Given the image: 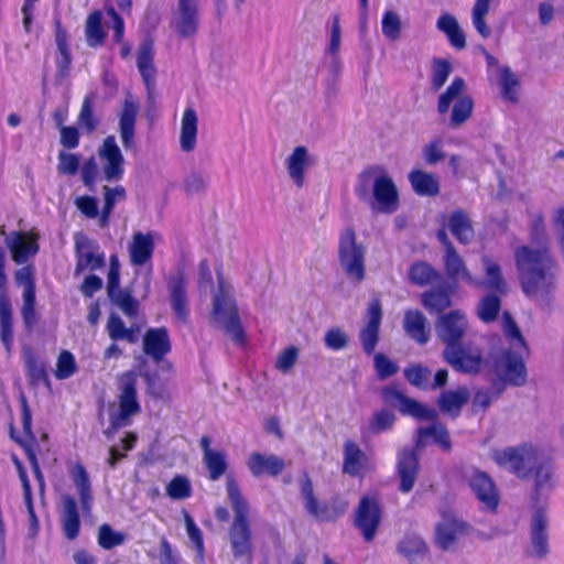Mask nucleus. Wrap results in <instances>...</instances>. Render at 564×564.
Wrapping results in <instances>:
<instances>
[{"mask_svg": "<svg viewBox=\"0 0 564 564\" xmlns=\"http://www.w3.org/2000/svg\"><path fill=\"white\" fill-rule=\"evenodd\" d=\"M514 259L523 293L550 307L557 288L555 271L558 267L552 252L520 246L514 251Z\"/></svg>", "mask_w": 564, "mask_h": 564, "instance_id": "nucleus-1", "label": "nucleus"}, {"mask_svg": "<svg viewBox=\"0 0 564 564\" xmlns=\"http://www.w3.org/2000/svg\"><path fill=\"white\" fill-rule=\"evenodd\" d=\"M501 328L507 347L496 351V377L507 382L509 387H524L529 377L525 364L530 356L529 345L508 311L502 312Z\"/></svg>", "mask_w": 564, "mask_h": 564, "instance_id": "nucleus-2", "label": "nucleus"}, {"mask_svg": "<svg viewBox=\"0 0 564 564\" xmlns=\"http://www.w3.org/2000/svg\"><path fill=\"white\" fill-rule=\"evenodd\" d=\"M226 490L234 511V520L228 531L232 555L235 558H242L251 563L254 546L249 519V502L242 495L239 484L232 475H229L226 479Z\"/></svg>", "mask_w": 564, "mask_h": 564, "instance_id": "nucleus-3", "label": "nucleus"}, {"mask_svg": "<svg viewBox=\"0 0 564 564\" xmlns=\"http://www.w3.org/2000/svg\"><path fill=\"white\" fill-rule=\"evenodd\" d=\"M370 188L378 210L392 214L399 207V192L393 180L379 165L364 169L357 178L355 193L361 200L369 197Z\"/></svg>", "mask_w": 564, "mask_h": 564, "instance_id": "nucleus-4", "label": "nucleus"}, {"mask_svg": "<svg viewBox=\"0 0 564 564\" xmlns=\"http://www.w3.org/2000/svg\"><path fill=\"white\" fill-rule=\"evenodd\" d=\"M139 376L134 370H127L117 377L118 409L109 417V425L104 431L107 438H111L119 430L130 426L133 416L141 413V404L138 398Z\"/></svg>", "mask_w": 564, "mask_h": 564, "instance_id": "nucleus-5", "label": "nucleus"}, {"mask_svg": "<svg viewBox=\"0 0 564 564\" xmlns=\"http://www.w3.org/2000/svg\"><path fill=\"white\" fill-rule=\"evenodd\" d=\"M466 83L462 77H455L448 87L443 91L437 100V112L443 116L453 108L449 116V126L453 128L460 127L473 113L474 100L469 95L464 94Z\"/></svg>", "mask_w": 564, "mask_h": 564, "instance_id": "nucleus-6", "label": "nucleus"}, {"mask_svg": "<svg viewBox=\"0 0 564 564\" xmlns=\"http://www.w3.org/2000/svg\"><path fill=\"white\" fill-rule=\"evenodd\" d=\"M338 259L348 278L355 282L365 279V248L357 242L352 227L345 228L338 239Z\"/></svg>", "mask_w": 564, "mask_h": 564, "instance_id": "nucleus-7", "label": "nucleus"}, {"mask_svg": "<svg viewBox=\"0 0 564 564\" xmlns=\"http://www.w3.org/2000/svg\"><path fill=\"white\" fill-rule=\"evenodd\" d=\"M538 459L536 448L527 443L507 447L501 452L496 451V464L522 480L531 479Z\"/></svg>", "mask_w": 564, "mask_h": 564, "instance_id": "nucleus-8", "label": "nucleus"}, {"mask_svg": "<svg viewBox=\"0 0 564 564\" xmlns=\"http://www.w3.org/2000/svg\"><path fill=\"white\" fill-rule=\"evenodd\" d=\"M531 506L533 509L530 523L531 550L528 551V554L532 557L543 558L549 554L550 545L547 533L549 521L542 494H531Z\"/></svg>", "mask_w": 564, "mask_h": 564, "instance_id": "nucleus-9", "label": "nucleus"}, {"mask_svg": "<svg viewBox=\"0 0 564 564\" xmlns=\"http://www.w3.org/2000/svg\"><path fill=\"white\" fill-rule=\"evenodd\" d=\"M19 403L21 406V421L25 438L17 434L12 423L10 424L9 434L10 438L23 449L30 463L31 469L34 473L35 470L41 469V467L35 452L37 441L35 434L32 431V412L24 392L20 393Z\"/></svg>", "mask_w": 564, "mask_h": 564, "instance_id": "nucleus-10", "label": "nucleus"}, {"mask_svg": "<svg viewBox=\"0 0 564 564\" xmlns=\"http://www.w3.org/2000/svg\"><path fill=\"white\" fill-rule=\"evenodd\" d=\"M19 403L21 406V421L25 438L17 434L12 423L10 424L9 434L10 438L23 449L30 463L31 469L34 473L35 470L41 469V467L35 452L37 441L35 434L32 431V412L24 392L20 393Z\"/></svg>", "mask_w": 564, "mask_h": 564, "instance_id": "nucleus-11", "label": "nucleus"}, {"mask_svg": "<svg viewBox=\"0 0 564 564\" xmlns=\"http://www.w3.org/2000/svg\"><path fill=\"white\" fill-rule=\"evenodd\" d=\"M213 316L223 324L225 332L231 336L235 343L241 346L246 344L245 329L234 300L227 299L223 294L215 295Z\"/></svg>", "mask_w": 564, "mask_h": 564, "instance_id": "nucleus-12", "label": "nucleus"}, {"mask_svg": "<svg viewBox=\"0 0 564 564\" xmlns=\"http://www.w3.org/2000/svg\"><path fill=\"white\" fill-rule=\"evenodd\" d=\"M381 507L375 497L362 496L354 513V525L366 542H371L381 523Z\"/></svg>", "mask_w": 564, "mask_h": 564, "instance_id": "nucleus-13", "label": "nucleus"}, {"mask_svg": "<svg viewBox=\"0 0 564 564\" xmlns=\"http://www.w3.org/2000/svg\"><path fill=\"white\" fill-rule=\"evenodd\" d=\"M437 337L446 345L444 350H452L462 345L467 330V317L459 310L440 315L435 323Z\"/></svg>", "mask_w": 564, "mask_h": 564, "instance_id": "nucleus-14", "label": "nucleus"}, {"mask_svg": "<svg viewBox=\"0 0 564 564\" xmlns=\"http://www.w3.org/2000/svg\"><path fill=\"white\" fill-rule=\"evenodd\" d=\"M15 281L19 285H23V304L21 307V316L24 327L31 332L37 322L35 311L36 305V286L34 279V270L31 265H25L15 272Z\"/></svg>", "mask_w": 564, "mask_h": 564, "instance_id": "nucleus-15", "label": "nucleus"}, {"mask_svg": "<svg viewBox=\"0 0 564 564\" xmlns=\"http://www.w3.org/2000/svg\"><path fill=\"white\" fill-rule=\"evenodd\" d=\"M384 403L395 406L402 415H409L419 420L435 417V412L421 404L419 401L405 395L397 386L383 387L380 391Z\"/></svg>", "mask_w": 564, "mask_h": 564, "instance_id": "nucleus-16", "label": "nucleus"}, {"mask_svg": "<svg viewBox=\"0 0 564 564\" xmlns=\"http://www.w3.org/2000/svg\"><path fill=\"white\" fill-rule=\"evenodd\" d=\"M98 155L102 161L104 178L107 182L120 181L124 174V158L115 135H107L104 139Z\"/></svg>", "mask_w": 564, "mask_h": 564, "instance_id": "nucleus-17", "label": "nucleus"}, {"mask_svg": "<svg viewBox=\"0 0 564 564\" xmlns=\"http://www.w3.org/2000/svg\"><path fill=\"white\" fill-rule=\"evenodd\" d=\"M444 358L453 369L462 373L476 375L485 364L482 352L478 348L464 347L463 345L444 350Z\"/></svg>", "mask_w": 564, "mask_h": 564, "instance_id": "nucleus-18", "label": "nucleus"}, {"mask_svg": "<svg viewBox=\"0 0 564 564\" xmlns=\"http://www.w3.org/2000/svg\"><path fill=\"white\" fill-rule=\"evenodd\" d=\"M419 473L420 460L416 451L410 447L403 448L397 460V475L400 479L399 490L402 494H409L413 489Z\"/></svg>", "mask_w": 564, "mask_h": 564, "instance_id": "nucleus-19", "label": "nucleus"}, {"mask_svg": "<svg viewBox=\"0 0 564 564\" xmlns=\"http://www.w3.org/2000/svg\"><path fill=\"white\" fill-rule=\"evenodd\" d=\"M368 321L359 333V339L365 354L372 355L379 341L382 310L379 300H373L367 310Z\"/></svg>", "mask_w": 564, "mask_h": 564, "instance_id": "nucleus-20", "label": "nucleus"}, {"mask_svg": "<svg viewBox=\"0 0 564 564\" xmlns=\"http://www.w3.org/2000/svg\"><path fill=\"white\" fill-rule=\"evenodd\" d=\"M6 245L10 250L11 258L17 264H23L29 258L39 252L37 237L24 231H12L6 238Z\"/></svg>", "mask_w": 564, "mask_h": 564, "instance_id": "nucleus-21", "label": "nucleus"}, {"mask_svg": "<svg viewBox=\"0 0 564 564\" xmlns=\"http://www.w3.org/2000/svg\"><path fill=\"white\" fill-rule=\"evenodd\" d=\"M153 61V41L151 39H145L139 47L137 65L149 98H152L155 91L156 68Z\"/></svg>", "mask_w": 564, "mask_h": 564, "instance_id": "nucleus-22", "label": "nucleus"}, {"mask_svg": "<svg viewBox=\"0 0 564 564\" xmlns=\"http://www.w3.org/2000/svg\"><path fill=\"white\" fill-rule=\"evenodd\" d=\"M54 37L58 52V57L56 58V78L64 80L70 73L73 58L68 43V33L63 26L59 17L54 18Z\"/></svg>", "mask_w": 564, "mask_h": 564, "instance_id": "nucleus-23", "label": "nucleus"}, {"mask_svg": "<svg viewBox=\"0 0 564 564\" xmlns=\"http://www.w3.org/2000/svg\"><path fill=\"white\" fill-rule=\"evenodd\" d=\"M172 349L165 327L149 328L143 336V351L154 362H161Z\"/></svg>", "mask_w": 564, "mask_h": 564, "instance_id": "nucleus-24", "label": "nucleus"}, {"mask_svg": "<svg viewBox=\"0 0 564 564\" xmlns=\"http://www.w3.org/2000/svg\"><path fill=\"white\" fill-rule=\"evenodd\" d=\"M247 466L253 477H278L285 469V462L276 455H264L260 452L250 454Z\"/></svg>", "mask_w": 564, "mask_h": 564, "instance_id": "nucleus-25", "label": "nucleus"}, {"mask_svg": "<svg viewBox=\"0 0 564 564\" xmlns=\"http://www.w3.org/2000/svg\"><path fill=\"white\" fill-rule=\"evenodd\" d=\"M210 444L212 440L208 435L200 437L199 445L203 452V463L208 471V479L216 481L226 474L228 462L226 454L221 451L213 449Z\"/></svg>", "mask_w": 564, "mask_h": 564, "instance_id": "nucleus-26", "label": "nucleus"}, {"mask_svg": "<svg viewBox=\"0 0 564 564\" xmlns=\"http://www.w3.org/2000/svg\"><path fill=\"white\" fill-rule=\"evenodd\" d=\"M155 249L151 232L134 231L129 243V259L133 267H143L151 261Z\"/></svg>", "mask_w": 564, "mask_h": 564, "instance_id": "nucleus-27", "label": "nucleus"}, {"mask_svg": "<svg viewBox=\"0 0 564 564\" xmlns=\"http://www.w3.org/2000/svg\"><path fill=\"white\" fill-rule=\"evenodd\" d=\"M497 86L500 99L508 106H516L520 102L522 86L519 76L508 66L499 69Z\"/></svg>", "mask_w": 564, "mask_h": 564, "instance_id": "nucleus-28", "label": "nucleus"}, {"mask_svg": "<svg viewBox=\"0 0 564 564\" xmlns=\"http://www.w3.org/2000/svg\"><path fill=\"white\" fill-rule=\"evenodd\" d=\"M403 329L410 338L420 345H425L430 340V325L424 314L419 310L404 312Z\"/></svg>", "mask_w": 564, "mask_h": 564, "instance_id": "nucleus-29", "label": "nucleus"}, {"mask_svg": "<svg viewBox=\"0 0 564 564\" xmlns=\"http://www.w3.org/2000/svg\"><path fill=\"white\" fill-rule=\"evenodd\" d=\"M139 107L130 99H124L119 118V130L126 150L134 148L135 122Z\"/></svg>", "mask_w": 564, "mask_h": 564, "instance_id": "nucleus-30", "label": "nucleus"}, {"mask_svg": "<svg viewBox=\"0 0 564 564\" xmlns=\"http://www.w3.org/2000/svg\"><path fill=\"white\" fill-rule=\"evenodd\" d=\"M533 482V492L532 494H542V499L545 501V506L547 505V496L554 487V467L551 460L539 458L533 468L532 477Z\"/></svg>", "mask_w": 564, "mask_h": 564, "instance_id": "nucleus-31", "label": "nucleus"}, {"mask_svg": "<svg viewBox=\"0 0 564 564\" xmlns=\"http://www.w3.org/2000/svg\"><path fill=\"white\" fill-rule=\"evenodd\" d=\"M62 529L65 538L69 541L77 539L80 532V514L74 496H63Z\"/></svg>", "mask_w": 564, "mask_h": 564, "instance_id": "nucleus-32", "label": "nucleus"}, {"mask_svg": "<svg viewBox=\"0 0 564 564\" xmlns=\"http://www.w3.org/2000/svg\"><path fill=\"white\" fill-rule=\"evenodd\" d=\"M178 19L176 29L182 37L196 34L198 28L197 0H178Z\"/></svg>", "mask_w": 564, "mask_h": 564, "instance_id": "nucleus-33", "label": "nucleus"}, {"mask_svg": "<svg viewBox=\"0 0 564 564\" xmlns=\"http://www.w3.org/2000/svg\"><path fill=\"white\" fill-rule=\"evenodd\" d=\"M348 503L338 496L333 497L328 501H315L313 507L306 511L321 522H334L339 519L347 510Z\"/></svg>", "mask_w": 564, "mask_h": 564, "instance_id": "nucleus-34", "label": "nucleus"}, {"mask_svg": "<svg viewBox=\"0 0 564 564\" xmlns=\"http://www.w3.org/2000/svg\"><path fill=\"white\" fill-rule=\"evenodd\" d=\"M72 480L76 486L80 507L84 513H90L94 502L91 482L85 466L77 463L70 470Z\"/></svg>", "mask_w": 564, "mask_h": 564, "instance_id": "nucleus-35", "label": "nucleus"}, {"mask_svg": "<svg viewBox=\"0 0 564 564\" xmlns=\"http://www.w3.org/2000/svg\"><path fill=\"white\" fill-rule=\"evenodd\" d=\"M98 246L76 243V273L86 270L96 271L105 265V253L98 252Z\"/></svg>", "mask_w": 564, "mask_h": 564, "instance_id": "nucleus-36", "label": "nucleus"}, {"mask_svg": "<svg viewBox=\"0 0 564 564\" xmlns=\"http://www.w3.org/2000/svg\"><path fill=\"white\" fill-rule=\"evenodd\" d=\"M408 178L413 192L419 196L435 197L440 194V180L433 173L414 169Z\"/></svg>", "mask_w": 564, "mask_h": 564, "instance_id": "nucleus-37", "label": "nucleus"}, {"mask_svg": "<svg viewBox=\"0 0 564 564\" xmlns=\"http://www.w3.org/2000/svg\"><path fill=\"white\" fill-rule=\"evenodd\" d=\"M24 366L29 384L33 388H37L41 384L51 387L46 364L42 360L34 351L28 349L24 352Z\"/></svg>", "mask_w": 564, "mask_h": 564, "instance_id": "nucleus-38", "label": "nucleus"}, {"mask_svg": "<svg viewBox=\"0 0 564 564\" xmlns=\"http://www.w3.org/2000/svg\"><path fill=\"white\" fill-rule=\"evenodd\" d=\"M469 391L466 387H458L455 390L443 391L437 400V405L442 412L456 417L459 415L462 408L469 401Z\"/></svg>", "mask_w": 564, "mask_h": 564, "instance_id": "nucleus-39", "label": "nucleus"}, {"mask_svg": "<svg viewBox=\"0 0 564 564\" xmlns=\"http://www.w3.org/2000/svg\"><path fill=\"white\" fill-rule=\"evenodd\" d=\"M469 487L484 507L494 511V481L490 476L475 470L469 478Z\"/></svg>", "mask_w": 564, "mask_h": 564, "instance_id": "nucleus-40", "label": "nucleus"}, {"mask_svg": "<svg viewBox=\"0 0 564 564\" xmlns=\"http://www.w3.org/2000/svg\"><path fill=\"white\" fill-rule=\"evenodd\" d=\"M0 340L8 354L13 346V314L7 293H0Z\"/></svg>", "mask_w": 564, "mask_h": 564, "instance_id": "nucleus-41", "label": "nucleus"}, {"mask_svg": "<svg viewBox=\"0 0 564 564\" xmlns=\"http://www.w3.org/2000/svg\"><path fill=\"white\" fill-rule=\"evenodd\" d=\"M307 149L303 145L296 147L286 161V169L290 177L297 187L305 183V171L310 166Z\"/></svg>", "mask_w": 564, "mask_h": 564, "instance_id": "nucleus-42", "label": "nucleus"}, {"mask_svg": "<svg viewBox=\"0 0 564 564\" xmlns=\"http://www.w3.org/2000/svg\"><path fill=\"white\" fill-rule=\"evenodd\" d=\"M197 115L193 107H186L181 121L180 144L184 152H192L196 147Z\"/></svg>", "mask_w": 564, "mask_h": 564, "instance_id": "nucleus-43", "label": "nucleus"}, {"mask_svg": "<svg viewBox=\"0 0 564 564\" xmlns=\"http://www.w3.org/2000/svg\"><path fill=\"white\" fill-rule=\"evenodd\" d=\"M467 524L454 519H444L436 529V540L441 549H449L460 534L466 532Z\"/></svg>", "mask_w": 564, "mask_h": 564, "instance_id": "nucleus-44", "label": "nucleus"}, {"mask_svg": "<svg viewBox=\"0 0 564 564\" xmlns=\"http://www.w3.org/2000/svg\"><path fill=\"white\" fill-rule=\"evenodd\" d=\"M437 29L443 32L449 44L457 51L466 47V36L464 31L460 29L457 19L449 14H442L436 22Z\"/></svg>", "mask_w": 564, "mask_h": 564, "instance_id": "nucleus-45", "label": "nucleus"}, {"mask_svg": "<svg viewBox=\"0 0 564 564\" xmlns=\"http://www.w3.org/2000/svg\"><path fill=\"white\" fill-rule=\"evenodd\" d=\"M448 228L455 239L462 245H467L474 239L473 224L468 215L462 209L452 213L448 218Z\"/></svg>", "mask_w": 564, "mask_h": 564, "instance_id": "nucleus-46", "label": "nucleus"}, {"mask_svg": "<svg viewBox=\"0 0 564 564\" xmlns=\"http://www.w3.org/2000/svg\"><path fill=\"white\" fill-rule=\"evenodd\" d=\"M452 290L449 286H442L435 290L425 291L421 295L422 305L433 314H441L452 305Z\"/></svg>", "mask_w": 564, "mask_h": 564, "instance_id": "nucleus-47", "label": "nucleus"}, {"mask_svg": "<svg viewBox=\"0 0 564 564\" xmlns=\"http://www.w3.org/2000/svg\"><path fill=\"white\" fill-rule=\"evenodd\" d=\"M367 456L354 441H346L344 444V473L350 476H358L367 464Z\"/></svg>", "mask_w": 564, "mask_h": 564, "instance_id": "nucleus-48", "label": "nucleus"}, {"mask_svg": "<svg viewBox=\"0 0 564 564\" xmlns=\"http://www.w3.org/2000/svg\"><path fill=\"white\" fill-rule=\"evenodd\" d=\"M171 302L175 316L181 322H186L188 317L186 280L183 275H177L171 280Z\"/></svg>", "mask_w": 564, "mask_h": 564, "instance_id": "nucleus-49", "label": "nucleus"}, {"mask_svg": "<svg viewBox=\"0 0 564 564\" xmlns=\"http://www.w3.org/2000/svg\"><path fill=\"white\" fill-rule=\"evenodd\" d=\"M106 329L108 336L113 341L126 340L129 344H135L139 339V327L137 325H131L130 327H127L121 317L115 313H111L109 315Z\"/></svg>", "mask_w": 564, "mask_h": 564, "instance_id": "nucleus-50", "label": "nucleus"}, {"mask_svg": "<svg viewBox=\"0 0 564 564\" xmlns=\"http://www.w3.org/2000/svg\"><path fill=\"white\" fill-rule=\"evenodd\" d=\"M85 36L90 47H98L105 44L107 34L102 26L101 11L95 10L87 17Z\"/></svg>", "mask_w": 564, "mask_h": 564, "instance_id": "nucleus-51", "label": "nucleus"}, {"mask_svg": "<svg viewBox=\"0 0 564 564\" xmlns=\"http://www.w3.org/2000/svg\"><path fill=\"white\" fill-rule=\"evenodd\" d=\"M411 283L426 286L441 281V274L427 262L416 261L409 269Z\"/></svg>", "mask_w": 564, "mask_h": 564, "instance_id": "nucleus-52", "label": "nucleus"}, {"mask_svg": "<svg viewBox=\"0 0 564 564\" xmlns=\"http://www.w3.org/2000/svg\"><path fill=\"white\" fill-rule=\"evenodd\" d=\"M529 239L535 247L533 250L550 251L545 220L542 214H538L531 219L529 225Z\"/></svg>", "mask_w": 564, "mask_h": 564, "instance_id": "nucleus-53", "label": "nucleus"}, {"mask_svg": "<svg viewBox=\"0 0 564 564\" xmlns=\"http://www.w3.org/2000/svg\"><path fill=\"white\" fill-rule=\"evenodd\" d=\"M398 550L410 562H415L417 558L426 555L427 545L416 535H406L399 543Z\"/></svg>", "mask_w": 564, "mask_h": 564, "instance_id": "nucleus-54", "label": "nucleus"}, {"mask_svg": "<svg viewBox=\"0 0 564 564\" xmlns=\"http://www.w3.org/2000/svg\"><path fill=\"white\" fill-rule=\"evenodd\" d=\"M165 492L173 500H184L192 496L193 488L185 475H176L166 485Z\"/></svg>", "mask_w": 564, "mask_h": 564, "instance_id": "nucleus-55", "label": "nucleus"}, {"mask_svg": "<svg viewBox=\"0 0 564 564\" xmlns=\"http://www.w3.org/2000/svg\"><path fill=\"white\" fill-rule=\"evenodd\" d=\"M98 544L104 550H111L124 543L126 535L122 532L115 531L108 523H104L98 528Z\"/></svg>", "mask_w": 564, "mask_h": 564, "instance_id": "nucleus-56", "label": "nucleus"}, {"mask_svg": "<svg viewBox=\"0 0 564 564\" xmlns=\"http://www.w3.org/2000/svg\"><path fill=\"white\" fill-rule=\"evenodd\" d=\"M451 73H452V65L447 59L433 58L432 75H431V88L434 91L440 90L447 82Z\"/></svg>", "mask_w": 564, "mask_h": 564, "instance_id": "nucleus-57", "label": "nucleus"}, {"mask_svg": "<svg viewBox=\"0 0 564 564\" xmlns=\"http://www.w3.org/2000/svg\"><path fill=\"white\" fill-rule=\"evenodd\" d=\"M78 367L73 352L69 350H62L57 356L56 368L54 371L55 378L65 380L74 376Z\"/></svg>", "mask_w": 564, "mask_h": 564, "instance_id": "nucleus-58", "label": "nucleus"}, {"mask_svg": "<svg viewBox=\"0 0 564 564\" xmlns=\"http://www.w3.org/2000/svg\"><path fill=\"white\" fill-rule=\"evenodd\" d=\"M419 435L431 436L434 442L440 445L444 452H451L452 442L447 429L441 423H433L430 426L421 427Z\"/></svg>", "mask_w": 564, "mask_h": 564, "instance_id": "nucleus-59", "label": "nucleus"}, {"mask_svg": "<svg viewBox=\"0 0 564 564\" xmlns=\"http://www.w3.org/2000/svg\"><path fill=\"white\" fill-rule=\"evenodd\" d=\"M111 303L117 305L127 316L134 317L139 311V303L127 290H118L109 296Z\"/></svg>", "mask_w": 564, "mask_h": 564, "instance_id": "nucleus-60", "label": "nucleus"}, {"mask_svg": "<svg viewBox=\"0 0 564 564\" xmlns=\"http://www.w3.org/2000/svg\"><path fill=\"white\" fill-rule=\"evenodd\" d=\"M444 263L449 278L457 279L468 275L463 259L457 253L455 247H449L448 250L445 251Z\"/></svg>", "mask_w": 564, "mask_h": 564, "instance_id": "nucleus-61", "label": "nucleus"}, {"mask_svg": "<svg viewBox=\"0 0 564 564\" xmlns=\"http://www.w3.org/2000/svg\"><path fill=\"white\" fill-rule=\"evenodd\" d=\"M490 0H476L473 8V24L482 37L490 35V29L486 24V15L489 11Z\"/></svg>", "mask_w": 564, "mask_h": 564, "instance_id": "nucleus-62", "label": "nucleus"}, {"mask_svg": "<svg viewBox=\"0 0 564 564\" xmlns=\"http://www.w3.org/2000/svg\"><path fill=\"white\" fill-rule=\"evenodd\" d=\"M404 377L412 386L425 390L429 387L431 371L421 365H411L404 369Z\"/></svg>", "mask_w": 564, "mask_h": 564, "instance_id": "nucleus-63", "label": "nucleus"}, {"mask_svg": "<svg viewBox=\"0 0 564 564\" xmlns=\"http://www.w3.org/2000/svg\"><path fill=\"white\" fill-rule=\"evenodd\" d=\"M381 29L386 37L391 41L398 40L401 35V21L399 15L391 10L386 11L381 20Z\"/></svg>", "mask_w": 564, "mask_h": 564, "instance_id": "nucleus-64", "label": "nucleus"}]
</instances>
